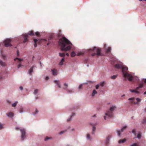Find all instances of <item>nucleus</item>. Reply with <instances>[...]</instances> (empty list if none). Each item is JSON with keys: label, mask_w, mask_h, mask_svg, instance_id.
<instances>
[{"label": "nucleus", "mask_w": 146, "mask_h": 146, "mask_svg": "<svg viewBox=\"0 0 146 146\" xmlns=\"http://www.w3.org/2000/svg\"><path fill=\"white\" fill-rule=\"evenodd\" d=\"M58 44L60 46L62 51H67L70 50L71 49V46L72 44L65 37H63L60 39Z\"/></svg>", "instance_id": "obj_1"}, {"label": "nucleus", "mask_w": 146, "mask_h": 146, "mask_svg": "<svg viewBox=\"0 0 146 146\" xmlns=\"http://www.w3.org/2000/svg\"><path fill=\"white\" fill-rule=\"evenodd\" d=\"M121 69L124 78L127 79L129 81H132L133 79V76L131 74L128 73L127 72L128 70V68L126 66H123Z\"/></svg>", "instance_id": "obj_2"}, {"label": "nucleus", "mask_w": 146, "mask_h": 146, "mask_svg": "<svg viewBox=\"0 0 146 146\" xmlns=\"http://www.w3.org/2000/svg\"><path fill=\"white\" fill-rule=\"evenodd\" d=\"M116 108V107L114 106H112L111 107L108 112L106 113V115L109 118H111L113 117V112Z\"/></svg>", "instance_id": "obj_3"}, {"label": "nucleus", "mask_w": 146, "mask_h": 146, "mask_svg": "<svg viewBox=\"0 0 146 146\" xmlns=\"http://www.w3.org/2000/svg\"><path fill=\"white\" fill-rule=\"evenodd\" d=\"M89 51H94L96 52V53H92V56H94L96 55H97L98 56L101 55V50L99 48H97L96 47H95L93 49H90Z\"/></svg>", "instance_id": "obj_4"}, {"label": "nucleus", "mask_w": 146, "mask_h": 146, "mask_svg": "<svg viewBox=\"0 0 146 146\" xmlns=\"http://www.w3.org/2000/svg\"><path fill=\"white\" fill-rule=\"evenodd\" d=\"M20 130V131L21 132V140L22 141L24 140V139L26 137V131L25 129H20L18 127H16L15 128V129L16 130H18L19 129Z\"/></svg>", "instance_id": "obj_5"}, {"label": "nucleus", "mask_w": 146, "mask_h": 146, "mask_svg": "<svg viewBox=\"0 0 146 146\" xmlns=\"http://www.w3.org/2000/svg\"><path fill=\"white\" fill-rule=\"evenodd\" d=\"M28 35L31 36L34 35V34L33 33V31H29L28 34H25L23 35V38H24V40L23 41V42L25 43L28 41Z\"/></svg>", "instance_id": "obj_6"}, {"label": "nucleus", "mask_w": 146, "mask_h": 146, "mask_svg": "<svg viewBox=\"0 0 146 146\" xmlns=\"http://www.w3.org/2000/svg\"><path fill=\"white\" fill-rule=\"evenodd\" d=\"M128 100L129 101H131L130 102V104H138V102H140L141 101V100L139 98H137L136 99L137 100V102H135L134 98H129L128 99Z\"/></svg>", "instance_id": "obj_7"}, {"label": "nucleus", "mask_w": 146, "mask_h": 146, "mask_svg": "<svg viewBox=\"0 0 146 146\" xmlns=\"http://www.w3.org/2000/svg\"><path fill=\"white\" fill-rule=\"evenodd\" d=\"M4 42L5 46L6 47L12 46L11 44V39H7L4 41Z\"/></svg>", "instance_id": "obj_8"}, {"label": "nucleus", "mask_w": 146, "mask_h": 146, "mask_svg": "<svg viewBox=\"0 0 146 146\" xmlns=\"http://www.w3.org/2000/svg\"><path fill=\"white\" fill-rule=\"evenodd\" d=\"M64 86H65V87L63 88L64 89L66 90L68 92L71 93L72 92V90H69L68 89V85L67 84L64 83Z\"/></svg>", "instance_id": "obj_9"}, {"label": "nucleus", "mask_w": 146, "mask_h": 146, "mask_svg": "<svg viewBox=\"0 0 146 146\" xmlns=\"http://www.w3.org/2000/svg\"><path fill=\"white\" fill-rule=\"evenodd\" d=\"M123 65L122 63L117 64L115 66V67L117 69L121 68L123 67Z\"/></svg>", "instance_id": "obj_10"}, {"label": "nucleus", "mask_w": 146, "mask_h": 146, "mask_svg": "<svg viewBox=\"0 0 146 146\" xmlns=\"http://www.w3.org/2000/svg\"><path fill=\"white\" fill-rule=\"evenodd\" d=\"M144 85V84L143 82L140 83L139 84V86L136 88V89L138 90L139 89L142 88L143 87Z\"/></svg>", "instance_id": "obj_11"}, {"label": "nucleus", "mask_w": 146, "mask_h": 146, "mask_svg": "<svg viewBox=\"0 0 146 146\" xmlns=\"http://www.w3.org/2000/svg\"><path fill=\"white\" fill-rule=\"evenodd\" d=\"M54 83L57 84L59 88H61V86L60 85V83L59 81L55 80L54 81Z\"/></svg>", "instance_id": "obj_12"}, {"label": "nucleus", "mask_w": 146, "mask_h": 146, "mask_svg": "<svg viewBox=\"0 0 146 146\" xmlns=\"http://www.w3.org/2000/svg\"><path fill=\"white\" fill-rule=\"evenodd\" d=\"M52 72L53 75L54 76H56L57 74V70L55 69H54L52 70Z\"/></svg>", "instance_id": "obj_13"}, {"label": "nucleus", "mask_w": 146, "mask_h": 146, "mask_svg": "<svg viewBox=\"0 0 146 146\" xmlns=\"http://www.w3.org/2000/svg\"><path fill=\"white\" fill-rule=\"evenodd\" d=\"M136 89V90H131L130 89V91L131 92L133 93H135L137 94H139V92Z\"/></svg>", "instance_id": "obj_14"}, {"label": "nucleus", "mask_w": 146, "mask_h": 146, "mask_svg": "<svg viewBox=\"0 0 146 146\" xmlns=\"http://www.w3.org/2000/svg\"><path fill=\"white\" fill-rule=\"evenodd\" d=\"M14 114L12 112H10L7 114V115L9 117H12L13 116Z\"/></svg>", "instance_id": "obj_15"}, {"label": "nucleus", "mask_w": 146, "mask_h": 146, "mask_svg": "<svg viewBox=\"0 0 146 146\" xmlns=\"http://www.w3.org/2000/svg\"><path fill=\"white\" fill-rule=\"evenodd\" d=\"M64 61V58H62V60H61V61L59 63V64L60 65H62L63 64V62Z\"/></svg>", "instance_id": "obj_16"}, {"label": "nucleus", "mask_w": 146, "mask_h": 146, "mask_svg": "<svg viewBox=\"0 0 146 146\" xmlns=\"http://www.w3.org/2000/svg\"><path fill=\"white\" fill-rule=\"evenodd\" d=\"M34 67V66H32L30 68V70H29V74H30L31 75V73L33 71V68Z\"/></svg>", "instance_id": "obj_17"}, {"label": "nucleus", "mask_w": 146, "mask_h": 146, "mask_svg": "<svg viewBox=\"0 0 146 146\" xmlns=\"http://www.w3.org/2000/svg\"><path fill=\"white\" fill-rule=\"evenodd\" d=\"M0 64L2 66H5L6 64L5 62H3L1 60H0Z\"/></svg>", "instance_id": "obj_18"}, {"label": "nucleus", "mask_w": 146, "mask_h": 146, "mask_svg": "<svg viewBox=\"0 0 146 146\" xmlns=\"http://www.w3.org/2000/svg\"><path fill=\"white\" fill-rule=\"evenodd\" d=\"M126 141V139H124L122 140H119L118 141V143H123L124 142Z\"/></svg>", "instance_id": "obj_19"}, {"label": "nucleus", "mask_w": 146, "mask_h": 146, "mask_svg": "<svg viewBox=\"0 0 146 146\" xmlns=\"http://www.w3.org/2000/svg\"><path fill=\"white\" fill-rule=\"evenodd\" d=\"M110 137H111L110 136H109L107 138L106 141V144H108V143H109V139Z\"/></svg>", "instance_id": "obj_20"}, {"label": "nucleus", "mask_w": 146, "mask_h": 146, "mask_svg": "<svg viewBox=\"0 0 146 146\" xmlns=\"http://www.w3.org/2000/svg\"><path fill=\"white\" fill-rule=\"evenodd\" d=\"M75 115V113H73L72 115L71 116H70V118L69 119H67V121L68 122L70 121L71 120L72 117L73 116H74Z\"/></svg>", "instance_id": "obj_21"}, {"label": "nucleus", "mask_w": 146, "mask_h": 146, "mask_svg": "<svg viewBox=\"0 0 146 146\" xmlns=\"http://www.w3.org/2000/svg\"><path fill=\"white\" fill-rule=\"evenodd\" d=\"M97 93V92L95 90H93V92L92 94V96H94L95 94Z\"/></svg>", "instance_id": "obj_22"}, {"label": "nucleus", "mask_w": 146, "mask_h": 146, "mask_svg": "<svg viewBox=\"0 0 146 146\" xmlns=\"http://www.w3.org/2000/svg\"><path fill=\"white\" fill-rule=\"evenodd\" d=\"M38 40L37 39H34V42H35V44H34V46L35 47H36L37 46V44H36V42Z\"/></svg>", "instance_id": "obj_23"}, {"label": "nucleus", "mask_w": 146, "mask_h": 146, "mask_svg": "<svg viewBox=\"0 0 146 146\" xmlns=\"http://www.w3.org/2000/svg\"><path fill=\"white\" fill-rule=\"evenodd\" d=\"M16 60H18V62H20L23 60L22 59L20 58H16L14 59L15 61H16Z\"/></svg>", "instance_id": "obj_24"}, {"label": "nucleus", "mask_w": 146, "mask_h": 146, "mask_svg": "<svg viewBox=\"0 0 146 146\" xmlns=\"http://www.w3.org/2000/svg\"><path fill=\"white\" fill-rule=\"evenodd\" d=\"M71 55L72 57H73L75 56L76 54L74 52H71Z\"/></svg>", "instance_id": "obj_25"}, {"label": "nucleus", "mask_w": 146, "mask_h": 146, "mask_svg": "<svg viewBox=\"0 0 146 146\" xmlns=\"http://www.w3.org/2000/svg\"><path fill=\"white\" fill-rule=\"evenodd\" d=\"M111 50V48L110 47H108V49L106 50V52L107 53H108L110 52Z\"/></svg>", "instance_id": "obj_26"}, {"label": "nucleus", "mask_w": 146, "mask_h": 146, "mask_svg": "<svg viewBox=\"0 0 146 146\" xmlns=\"http://www.w3.org/2000/svg\"><path fill=\"white\" fill-rule=\"evenodd\" d=\"M59 55L61 57H63V58H64V57L65 56V54L64 53H60Z\"/></svg>", "instance_id": "obj_27"}, {"label": "nucleus", "mask_w": 146, "mask_h": 146, "mask_svg": "<svg viewBox=\"0 0 146 146\" xmlns=\"http://www.w3.org/2000/svg\"><path fill=\"white\" fill-rule=\"evenodd\" d=\"M117 76V75H115L111 76V78L112 79H115Z\"/></svg>", "instance_id": "obj_28"}, {"label": "nucleus", "mask_w": 146, "mask_h": 146, "mask_svg": "<svg viewBox=\"0 0 146 146\" xmlns=\"http://www.w3.org/2000/svg\"><path fill=\"white\" fill-rule=\"evenodd\" d=\"M18 103L17 102H16L15 103H14L13 104H12V106L13 107H15L16 106L17 103Z\"/></svg>", "instance_id": "obj_29"}, {"label": "nucleus", "mask_w": 146, "mask_h": 146, "mask_svg": "<svg viewBox=\"0 0 146 146\" xmlns=\"http://www.w3.org/2000/svg\"><path fill=\"white\" fill-rule=\"evenodd\" d=\"M127 126H125L124 127H123L122 128H121V131L122 132H123L124 130L126 128H127Z\"/></svg>", "instance_id": "obj_30"}, {"label": "nucleus", "mask_w": 146, "mask_h": 146, "mask_svg": "<svg viewBox=\"0 0 146 146\" xmlns=\"http://www.w3.org/2000/svg\"><path fill=\"white\" fill-rule=\"evenodd\" d=\"M130 146H139V145L136 143H135L130 145Z\"/></svg>", "instance_id": "obj_31"}, {"label": "nucleus", "mask_w": 146, "mask_h": 146, "mask_svg": "<svg viewBox=\"0 0 146 146\" xmlns=\"http://www.w3.org/2000/svg\"><path fill=\"white\" fill-rule=\"evenodd\" d=\"M136 130L135 129H133L132 131V132L135 135H136Z\"/></svg>", "instance_id": "obj_32"}, {"label": "nucleus", "mask_w": 146, "mask_h": 146, "mask_svg": "<svg viewBox=\"0 0 146 146\" xmlns=\"http://www.w3.org/2000/svg\"><path fill=\"white\" fill-rule=\"evenodd\" d=\"M141 137V135L140 133H139L137 135V138H138V139H140Z\"/></svg>", "instance_id": "obj_33"}, {"label": "nucleus", "mask_w": 146, "mask_h": 146, "mask_svg": "<svg viewBox=\"0 0 146 146\" xmlns=\"http://www.w3.org/2000/svg\"><path fill=\"white\" fill-rule=\"evenodd\" d=\"M1 55L3 59L5 60V58L6 56L5 55H4L2 54V52L1 53Z\"/></svg>", "instance_id": "obj_34"}, {"label": "nucleus", "mask_w": 146, "mask_h": 146, "mask_svg": "<svg viewBox=\"0 0 146 146\" xmlns=\"http://www.w3.org/2000/svg\"><path fill=\"white\" fill-rule=\"evenodd\" d=\"M86 137L87 139L91 140V137L90 135L88 134L87 135Z\"/></svg>", "instance_id": "obj_35"}, {"label": "nucleus", "mask_w": 146, "mask_h": 146, "mask_svg": "<svg viewBox=\"0 0 146 146\" xmlns=\"http://www.w3.org/2000/svg\"><path fill=\"white\" fill-rule=\"evenodd\" d=\"M104 82H101L100 83V85L102 86H104Z\"/></svg>", "instance_id": "obj_36"}, {"label": "nucleus", "mask_w": 146, "mask_h": 146, "mask_svg": "<svg viewBox=\"0 0 146 146\" xmlns=\"http://www.w3.org/2000/svg\"><path fill=\"white\" fill-rule=\"evenodd\" d=\"M3 124H1L0 123V129L3 128Z\"/></svg>", "instance_id": "obj_37"}, {"label": "nucleus", "mask_w": 146, "mask_h": 146, "mask_svg": "<svg viewBox=\"0 0 146 146\" xmlns=\"http://www.w3.org/2000/svg\"><path fill=\"white\" fill-rule=\"evenodd\" d=\"M61 31H59V32L58 33V37L60 36L61 35Z\"/></svg>", "instance_id": "obj_38"}, {"label": "nucleus", "mask_w": 146, "mask_h": 146, "mask_svg": "<svg viewBox=\"0 0 146 146\" xmlns=\"http://www.w3.org/2000/svg\"><path fill=\"white\" fill-rule=\"evenodd\" d=\"M38 89H36L34 91V94H36L38 93Z\"/></svg>", "instance_id": "obj_39"}, {"label": "nucleus", "mask_w": 146, "mask_h": 146, "mask_svg": "<svg viewBox=\"0 0 146 146\" xmlns=\"http://www.w3.org/2000/svg\"><path fill=\"white\" fill-rule=\"evenodd\" d=\"M95 130H96V128L94 127V126H93V132L92 133L93 134H94V132L95 131Z\"/></svg>", "instance_id": "obj_40"}, {"label": "nucleus", "mask_w": 146, "mask_h": 146, "mask_svg": "<svg viewBox=\"0 0 146 146\" xmlns=\"http://www.w3.org/2000/svg\"><path fill=\"white\" fill-rule=\"evenodd\" d=\"M117 134L118 136H120V132L119 130L117 131Z\"/></svg>", "instance_id": "obj_41"}, {"label": "nucleus", "mask_w": 146, "mask_h": 146, "mask_svg": "<svg viewBox=\"0 0 146 146\" xmlns=\"http://www.w3.org/2000/svg\"><path fill=\"white\" fill-rule=\"evenodd\" d=\"M21 66H23L20 63L18 66L17 68H19Z\"/></svg>", "instance_id": "obj_42"}, {"label": "nucleus", "mask_w": 146, "mask_h": 146, "mask_svg": "<svg viewBox=\"0 0 146 146\" xmlns=\"http://www.w3.org/2000/svg\"><path fill=\"white\" fill-rule=\"evenodd\" d=\"M82 84H80L79 87H78V89H81L82 88Z\"/></svg>", "instance_id": "obj_43"}, {"label": "nucleus", "mask_w": 146, "mask_h": 146, "mask_svg": "<svg viewBox=\"0 0 146 146\" xmlns=\"http://www.w3.org/2000/svg\"><path fill=\"white\" fill-rule=\"evenodd\" d=\"M146 123V118L144 119L143 121V123Z\"/></svg>", "instance_id": "obj_44"}, {"label": "nucleus", "mask_w": 146, "mask_h": 146, "mask_svg": "<svg viewBox=\"0 0 146 146\" xmlns=\"http://www.w3.org/2000/svg\"><path fill=\"white\" fill-rule=\"evenodd\" d=\"M35 35L37 36H38L40 35V33L38 32H37L35 33Z\"/></svg>", "instance_id": "obj_45"}, {"label": "nucleus", "mask_w": 146, "mask_h": 146, "mask_svg": "<svg viewBox=\"0 0 146 146\" xmlns=\"http://www.w3.org/2000/svg\"><path fill=\"white\" fill-rule=\"evenodd\" d=\"M50 139V138L48 137H46L45 138V141H46L48 139Z\"/></svg>", "instance_id": "obj_46"}, {"label": "nucleus", "mask_w": 146, "mask_h": 146, "mask_svg": "<svg viewBox=\"0 0 146 146\" xmlns=\"http://www.w3.org/2000/svg\"><path fill=\"white\" fill-rule=\"evenodd\" d=\"M23 111V110L22 108H21L20 110V112L21 113H22Z\"/></svg>", "instance_id": "obj_47"}, {"label": "nucleus", "mask_w": 146, "mask_h": 146, "mask_svg": "<svg viewBox=\"0 0 146 146\" xmlns=\"http://www.w3.org/2000/svg\"><path fill=\"white\" fill-rule=\"evenodd\" d=\"M99 87V85H97L96 86V89H98Z\"/></svg>", "instance_id": "obj_48"}, {"label": "nucleus", "mask_w": 146, "mask_h": 146, "mask_svg": "<svg viewBox=\"0 0 146 146\" xmlns=\"http://www.w3.org/2000/svg\"><path fill=\"white\" fill-rule=\"evenodd\" d=\"M64 131H61V132H60V133H59V134H61L62 133H64Z\"/></svg>", "instance_id": "obj_49"}, {"label": "nucleus", "mask_w": 146, "mask_h": 146, "mask_svg": "<svg viewBox=\"0 0 146 146\" xmlns=\"http://www.w3.org/2000/svg\"><path fill=\"white\" fill-rule=\"evenodd\" d=\"M19 88L21 90H23V87L22 86H20L19 87Z\"/></svg>", "instance_id": "obj_50"}, {"label": "nucleus", "mask_w": 146, "mask_h": 146, "mask_svg": "<svg viewBox=\"0 0 146 146\" xmlns=\"http://www.w3.org/2000/svg\"><path fill=\"white\" fill-rule=\"evenodd\" d=\"M49 79V78L48 77H46V80H48V79Z\"/></svg>", "instance_id": "obj_51"}, {"label": "nucleus", "mask_w": 146, "mask_h": 146, "mask_svg": "<svg viewBox=\"0 0 146 146\" xmlns=\"http://www.w3.org/2000/svg\"><path fill=\"white\" fill-rule=\"evenodd\" d=\"M38 111L36 109V113H35L34 114H36V113H37L38 112Z\"/></svg>", "instance_id": "obj_52"}, {"label": "nucleus", "mask_w": 146, "mask_h": 146, "mask_svg": "<svg viewBox=\"0 0 146 146\" xmlns=\"http://www.w3.org/2000/svg\"><path fill=\"white\" fill-rule=\"evenodd\" d=\"M17 55L18 56V55H19V52L18 51H17Z\"/></svg>", "instance_id": "obj_53"}, {"label": "nucleus", "mask_w": 146, "mask_h": 146, "mask_svg": "<svg viewBox=\"0 0 146 146\" xmlns=\"http://www.w3.org/2000/svg\"><path fill=\"white\" fill-rule=\"evenodd\" d=\"M144 82L146 84V78L145 79L144 81Z\"/></svg>", "instance_id": "obj_54"}, {"label": "nucleus", "mask_w": 146, "mask_h": 146, "mask_svg": "<svg viewBox=\"0 0 146 146\" xmlns=\"http://www.w3.org/2000/svg\"><path fill=\"white\" fill-rule=\"evenodd\" d=\"M66 56H68L69 55V54L68 53H67L66 54Z\"/></svg>", "instance_id": "obj_55"}, {"label": "nucleus", "mask_w": 146, "mask_h": 146, "mask_svg": "<svg viewBox=\"0 0 146 146\" xmlns=\"http://www.w3.org/2000/svg\"><path fill=\"white\" fill-rule=\"evenodd\" d=\"M7 102L8 103H9V104L10 103H11L10 101H8Z\"/></svg>", "instance_id": "obj_56"}, {"label": "nucleus", "mask_w": 146, "mask_h": 146, "mask_svg": "<svg viewBox=\"0 0 146 146\" xmlns=\"http://www.w3.org/2000/svg\"><path fill=\"white\" fill-rule=\"evenodd\" d=\"M106 116H104V119H106Z\"/></svg>", "instance_id": "obj_57"}, {"label": "nucleus", "mask_w": 146, "mask_h": 146, "mask_svg": "<svg viewBox=\"0 0 146 146\" xmlns=\"http://www.w3.org/2000/svg\"><path fill=\"white\" fill-rule=\"evenodd\" d=\"M144 111L146 112V108L144 109Z\"/></svg>", "instance_id": "obj_58"}, {"label": "nucleus", "mask_w": 146, "mask_h": 146, "mask_svg": "<svg viewBox=\"0 0 146 146\" xmlns=\"http://www.w3.org/2000/svg\"><path fill=\"white\" fill-rule=\"evenodd\" d=\"M144 94H146V91L145 92H144Z\"/></svg>", "instance_id": "obj_59"}, {"label": "nucleus", "mask_w": 146, "mask_h": 146, "mask_svg": "<svg viewBox=\"0 0 146 146\" xmlns=\"http://www.w3.org/2000/svg\"><path fill=\"white\" fill-rule=\"evenodd\" d=\"M49 43H48L47 44V45H49Z\"/></svg>", "instance_id": "obj_60"}, {"label": "nucleus", "mask_w": 146, "mask_h": 146, "mask_svg": "<svg viewBox=\"0 0 146 146\" xmlns=\"http://www.w3.org/2000/svg\"><path fill=\"white\" fill-rule=\"evenodd\" d=\"M36 99H37V97H36Z\"/></svg>", "instance_id": "obj_61"}, {"label": "nucleus", "mask_w": 146, "mask_h": 146, "mask_svg": "<svg viewBox=\"0 0 146 146\" xmlns=\"http://www.w3.org/2000/svg\"><path fill=\"white\" fill-rule=\"evenodd\" d=\"M124 96V95H123V96H122V97H123V96Z\"/></svg>", "instance_id": "obj_62"}, {"label": "nucleus", "mask_w": 146, "mask_h": 146, "mask_svg": "<svg viewBox=\"0 0 146 146\" xmlns=\"http://www.w3.org/2000/svg\"><path fill=\"white\" fill-rule=\"evenodd\" d=\"M95 116V115H94L93 116L94 117Z\"/></svg>", "instance_id": "obj_63"}, {"label": "nucleus", "mask_w": 146, "mask_h": 146, "mask_svg": "<svg viewBox=\"0 0 146 146\" xmlns=\"http://www.w3.org/2000/svg\"><path fill=\"white\" fill-rule=\"evenodd\" d=\"M34 56H33V58H34Z\"/></svg>", "instance_id": "obj_64"}]
</instances>
